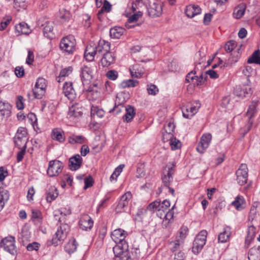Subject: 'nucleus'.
<instances>
[{
  "label": "nucleus",
  "instance_id": "09e8293b",
  "mask_svg": "<svg viewBox=\"0 0 260 260\" xmlns=\"http://www.w3.org/2000/svg\"><path fill=\"white\" fill-rule=\"evenodd\" d=\"M245 8V6L242 5H240L235 9L234 13L235 17L237 19L241 18L244 14Z\"/></svg>",
  "mask_w": 260,
  "mask_h": 260
},
{
  "label": "nucleus",
  "instance_id": "de8ad7c7",
  "mask_svg": "<svg viewBox=\"0 0 260 260\" xmlns=\"http://www.w3.org/2000/svg\"><path fill=\"white\" fill-rule=\"evenodd\" d=\"M26 0H14V7L18 11L21 9L24 10L26 8Z\"/></svg>",
  "mask_w": 260,
  "mask_h": 260
},
{
  "label": "nucleus",
  "instance_id": "473e14b6",
  "mask_svg": "<svg viewBox=\"0 0 260 260\" xmlns=\"http://www.w3.org/2000/svg\"><path fill=\"white\" fill-rule=\"evenodd\" d=\"M58 193L56 188L54 186H50L47 191L46 200L48 202H51L58 196Z\"/></svg>",
  "mask_w": 260,
  "mask_h": 260
},
{
  "label": "nucleus",
  "instance_id": "8fccbe9b",
  "mask_svg": "<svg viewBox=\"0 0 260 260\" xmlns=\"http://www.w3.org/2000/svg\"><path fill=\"white\" fill-rule=\"evenodd\" d=\"M32 91L34 98L38 99H41L45 92V90L35 87Z\"/></svg>",
  "mask_w": 260,
  "mask_h": 260
},
{
  "label": "nucleus",
  "instance_id": "79ce46f5",
  "mask_svg": "<svg viewBox=\"0 0 260 260\" xmlns=\"http://www.w3.org/2000/svg\"><path fill=\"white\" fill-rule=\"evenodd\" d=\"M248 63H256L260 64V51H255L247 60Z\"/></svg>",
  "mask_w": 260,
  "mask_h": 260
},
{
  "label": "nucleus",
  "instance_id": "13d9d810",
  "mask_svg": "<svg viewBox=\"0 0 260 260\" xmlns=\"http://www.w3.org/2000/svg\"><path fill=\"white\" fill-rule=\"evenodd\" d=\"M239 50L240 49H238L237 51H235L231 54V57L229 59L230 63H235L238 61L240 56Z\"/></svg>",
  "mask_w": 260,
  "mask_h": 260
},
{
  "label": "nucleus",
  "instance_id": "f257e3e1",
  "mask_svg": "<svg viewBox=\"0 0 260 260\" xmlns=\"http://www.w3.org/2000/svg\"><path fill=\"white\" fill-rule=\"evenodd\" d=\"M170 206V202L169 200H165L162 202L155 201L150 204L147 207V209L152 212L157 211V215L160 218H162V214L165 213Z\"/></svg>",
  "mask_w": 260,
  "mask_h": 260
},
{
  "label": "nucleus",
  "instance_id": "6ab92c4d",
  "mask_svg": "<svg viewBox=\"0 0 260 260\" xmlns=\"http://www.w3.org/2000/svg\"><path fill=\"white\" fill-rule=\"evenodd\" d=\"M257 106L256 102H252L251 105L249 107L248 110L246 113V115L248 118V123L246 125L247 128L246 133H247L251 128L253 124V120L252 118L256 112V107Z\"/></svg>",
  "mask_w": 260,
  "mask_h": 260
},
{
  "label": "nucleus",
  "instance_id": "393cba45",
  "mask_svg": "<svg viewBox=\"0 0 260 260\" xmlns=\"http://www.w3.org/2000/svg\"><path fill=\"white\" fill-rule=\"evenodd\" d=\"M12 107L6 101H0V115L5 117H8L11 113Z\"/></svg>",
  "mask_w": 260,
  "mask_h": 260
},
{
  "label": "nucleus",
  "instance_id": "cd10ccee",
  "mask_svg": "<svg viewBox=\"0 0 260 260\" xmlns=\"http://www.w3.org/2000/svg\"><path fill=\"white\" fill-rule=\"evenodd\" d=\"M131 75L133 78H139L142 76L144 73V69L140 65L136 64L133 66L130 69Z\"/></svg>",
  "mask_w": 260,
  "mask_h": 260
},
{
  "label": "nucleus",
  "instance_id": "3c124183",
  "mask_svg": "<svg viewBox=\"0 0 260 260\" xmlns=\"http://www.w3.org/2000/svg\"><path fill=\"white\" fill-rule=\"evenodd\" d=\"M142 15L143 13L142 12L138 11L129 17L128 19V22L129 23H135L139 19V18L142 17Z\"/></svg>",
  "mask_w": 260,
  "mask_h": 260
},
{
  "label": "nucleus",
  "instance_id": "2eb2a0df",
  "mask_svg": "<svg viewBox=\"0 0 260 260\" xmlns=\"http://www.w3.org/2000/svg\"><path fill=\"white\" fill-rule=\"evenodd\" d=\"M201 104L199 101L196 102V105L187 107L184 106L182 108V114L184 117L190 118L198 111L200 108Z\"/></svg>",
  "mask_w": 260,
  "mask_h": 260
},
{
  "label": "nucleus",
  "instance_id": "20e7f679",
  "mask_svg": "<svg viewBox=\"0 0 260 260\" xmlns=\"http://www.w3.org/2000/svg\"><path fill=\"white\" fill-rule=\"evenodd\" d=\"M69 231L70 226L68 224L61 223L52 239V244L56 246L63 241L67 238Z\"/></svg>",
  "mask_w": 260,
  "mask_h": 260
},
{
  "label": "nucleus",
  "instance_id": "ea45409f",
  "mask_svg": "<svg viewBox=\"0 0 260 260\" xmlns=\"http://www.w3.org/2000/svg\"><path fill=\"white\" fill-rule=\"evenodd\" d=\"M85 140L86 139L83 136L72 135L69 138V142L72 144L76 143L83 144L85 142Z\"/></svg>",
  "mask_w": 260,
  "mask_h": 260
},
{
  "label": "nucleus",
  "instance_id": "f8f14e48",
  "mask_svg": "<svg viewBox=\"0 0 260 260\" xmlns=\"http://www.w3.org/2000/svg\"><path fill=\"white\" fill-rule=\"evenodd\" d=\"M132 194L130 191H127L123 194L116 207L117 212H122L125 211V208L128 205L129 200L132 199Z\"/></svg>",
  "mask_w": 260,
  "mask_h": 260
},
{
  "label": "nucleus",
  "instance_id": "1a4fd4ad",
  "mask_svg": "<svg viewBox=\"0 0 260 260\" xmlns=\"http://www.w3.org/2000/svg\"><path fill=\"white\" fill-rule=\"evenodd\" d=\"M248 168L246 164H242L236 171L237 181L240 185H244L247 181Z\"/></svg>",
  "mask_w": 260,
  "mask_h": 260
},
{
  "label": "nucleus",
  "instance_id": "49530a36",
  "mask_svg": "<svg viewBox=\"0 0 260 260\" xmlns=\"http://www.w3.org/2000/svg\"><path fill=\"white\" fill-rule=\"evenodd\" d=\"M138 81L132 79H129L127 80L124 81L120 84V86L122 88H125L126 87H135L138 84Z\"/></svg>",
  "mask_w": 260,
  "mask_h": 260
},
{
  "label": "nucleus",
  "instance_id": "aec40b11",
  "mask_svg": "<svg viewBox=\"0 0 260 260\" xmlns=\"http://www.w3.org/2000/svg\"><path fill=\"white\" fill-rule=\"evenodd\" d=\"M62 90L63 94L69 100H73L75 98L76 93L72 82H66L63 84Z\"/></svg>",
  "mask_w": 260,
  "mask_h": 260
},
{
  "label": "nucleus",
  "instance_id": "5701e85b",
  "mask_svg": "<svg viewBox=\"0 0 260 260\" xmlns=\"http://www.w3.org/2000/svg\"><path fill=\"white\" fill-rule=\"evenodd\" d=\"M41 26L43 27L44 36L50 39H53L54 37L53 22L47 21L44 23L42 24Z\"/></svg>",
  "mask_w": 260,
  "mask_h": 260
},
{
  "label": "nucleus",
  "instance_id": "680f3d73",
  "mask_svg": "<svg viewBox=\"0 0 260 260\" xmlns=\"http://www.w3.org/2000/svg\"><path fill=\"white\" fill-rule=\"evenodd\" d=\"M93 179L91 176H89L88 177H86L84 179L85 185L84 186V189H86L92 186L93 185Z\"/></svg>",
  "mask_w": 260,
  "mask_h": 260
},
{
  "label": "nucleus",
  "instance_id": "774afa93",
  "mask_svg": "<svg viewBox=\"0 0 260 260\" xmlns=\"http://www.w3.org/2000/svg\"><path fill=\"white\" fill-rule=\"evenodd\" d=\"M72 72V67H69L68 68H65L62 69L59 74V77L60 78L64 77L66 76H69Z\"/></svg>",
  "mask_w": 260,
  "mask_h": 260
},
{
  "label": "nucleus",
  "instance_id": "e433bc0d",
  "mask_svg": "<svg viewBox=\"0 0 260 260\" xmlns=\"http://www.w3.org/2000/svg\"><path fill=\"white\" fill-rule=\"evenodd\" d=\"M77 245V243L75 239H74L71 240L64 246V249L66 252L71 254L73 253L76 250Z\"/></svg>",
  "mask_w": 260,
  "mask_h": 260
},
{
  "label": "nucleus",
  "instance_id": "052dcab7",
  "mask_svg": "<svg viewBox=\"0 0 260 260\" xmlns=\"http://www.w3.org/2000/svg\"><path fill=\"white\" fill-rule=\"evenodd\" d=\"M106 76L109 79L115 80L118 77V72L115 70H110L107 73Z\"/></svg>",
  "mask_w": 260,
  "mask_h": 260
},
{
  "label": "nucleus",
  "instance_id": "bf43d9fd",
  "mask_svg": "<svg viewBox=\"0 0 260 260\" xmlns=\"http://www.w3.org/2000/svg\"><path fill=\"white\" fill-rule=\"evenodd\" d=\"M173 138L174 135L173 133L166 132H162V140L164 143L168 141H171Z\"/></svg>",
  "mask_w": 260,
  "mask_h": 260
},
{
  "label": "nucleus",
  "instance_id": "bb28decb",
  "mask_svg": "<svg viewBox=\"0 0 260 260\" xmlns=\"http://www.w3.org/2000/svg\"><path fill=\"white\" fill-rule=\"evenodd\" d=\"M175 208V205H174L171 209L169 210L166 213H163L162 217L164 218V220L162 221V225L165 227L167 228L170 223H171L173 220L174 217V211L173 210Z\"/></svg>",
  "mask_w": 260,
  "mask_h": 260
},
{
  "label": "nucleus",
  "instance_id": "69168bd1",
  "mask_svg": "<svg viewBox=\"0 0 260 260\" xmlns=\"http://www.w3.org/2000/svg\"><path fill=\"white\" fill-rule=\"evenodd\" d=\"M40 246V244L38 242H32L28 244L26 246V249L28 251L36 250L37 251Z\"/></svg>",
  "mask_w": 260,
  "mask_h": 260
},
{
  "label": "nucleus",
  "instance_id": "f704fd0d",
  "mask_svg": "<svg viewBox=\"0 0 260 260\" xmlns=\"http://www.w3.org/2000/svg\"><path fill=\"white\" fill-rule=\"evenodd\" d=\"M184 241L182 240L176 239L175 241L170 243V249L172 252L181 250L183 247Z\"/></svg>",
  "mask_w": 260,
  "mask_h": 260
},
{
  "label": "nucleus",
  "instance_id": "338daca9",
  "mask_svg": "<svg viewBox=\"0 0 260 260\" xmlns=\"http://www.w3.org/2000/svg\"><path fill=\"white\" fill-rule=\"evenodd\" d=\"M175 126L173 123L171 122H168L167 124L165 125L164 132H169L173 133L175 129Z\"/></svg>",
  "mask_w": 260,
  "mask_h": 260
},
{
  "label": "nucleus",
  "instance_id": "2f4dec72",
  "mask_svg": "<svg viewBox=\"0 0 260 260\" xmlns=\"http://www.w3.org/2000/svg\"><path fill=\"white\" fill-rule=\"evenodd\" d=\"M125 29L121 27H114L110 30V35L112 38L119 39L124 33Z\"/></svg>",
  "mask_w": 260,
  "mask_h": 260
},
{
  "label": "nucleus",
  "instance_id": "f3484780",
  "mask_svg": "<svg viewBox=\"0 0 260 260\" xmlns=\"http://www.w3.org/2000/svg\"><path fill=\"white\" fill-rule=\"evenodd\" d=\"M110 50V44L104 40H100L98 45H96L97 57H100L102 55L109 52Z\"/></svg>",
  "mask_w": 260,
  "mask_h": 260
},
{
  "label": "nucleus",
  "instance_id": "4d7b16f0",
  "mask_svg": "<svg viewBox=\"0 0 260 260\" xmlns=\"http://www.w3.org/2000/svg\"><path fill=\"white\" fill-rule=\"evenodd\" d=\"M11 20L12 18L10 16L4 18L1 23L0 30H4L10 23Z\"/></svg>",
  "mask_w": 260,
  "mask_h": 260
},
{
  "label": "nucleus",
  "instance_id": "603ef678",
  "mask_svg": "<svg viewBox=\"0 0 260 260\" xmlns=\"http://www.w3.org/2000/svg\"><path fill=\"white\" fill-rule=\"evenodd\" d=\"M125 107H124L123 105L120 104L117 106L116 105L115 106L111 109L110 110L109 112L110 113H114L115 115H117L121 113V112L124 111Z\"/></svg>",
  "mask_w": 260,
  "mask_h": 260
},
{
  "label": "nucleus",
  "instance_id": "864d4df0",
  "mask_svg": "<svg viewBox=\"0 0 260 260\" xmlns=\"http://www.w3.org/2000/svg\"><path fill=\"white\" fill-rule=\"evenodd\" d=\"M71 16V13L69 11L64 9L60 10V18L64 21H69Z\"/></svg>",
  "mask_w": 260,
  "mask_h": 260
},
{
  "label": "nucleus",
  "instance_id": "6e6d98bb",
  "mask_svg": "<svg viewBox=\"0 0 260 260\" xmlns=\"http://www.w3.org/2000/svg\"><path fill=\"white\" fill-rule=\"evenodd\" d=\"M236 44L235 41H233V40L230 41L228 42L225 45V46H224L225 51L226 52H231L234 49V48L236 47Z\"/></svg>",
  "mask_w": 260,
  "mask_h": 260
},
{
  "label": "nucleus",
  "instance_id": "423d86ee",
  "mask_svg": "<svg viewBox=\"0 0 260 260\" xmlns=\"http://www.w3.org/2000/svg\"><path fill=\"white\" fill-rule=\"evenodd\" d=\"M15 242V238L13 237H7L1 240L0 246L12 255L15 256L17 253Z\"/></svg>",
  "mask_w": 260,
  "mask_h": 260
},
{
  "label": "nucleus",
  "instance_id": "7ed1b4c3",
  "mask_svg": "<svg viewBox=\"0 0 260 260\" xmlns=\"http://www.w3.org/2000/svg\"><path fill=\"white\" fill-rule=\"evenodd\" d=\"M76 40L72 35H69L63 37L60 42V48L61 50L72 54L75 50Z\"/></svg>",
  "mask_w": 260,
  "mask_h": 260
},
{
  "label": "nucleus",
  "instance_id": "c03bdc74",
  "mask_svg": "<svg viewBox=\"0 0 260 260\" xmlns=\"http://www.w3.org/2000/svg\"><path fill=\"white\" fill-rule=\"evenodd\" d=\"M244 204V200L243 197L238 196L236 198L234 201H233L232 204L238 210H241L244 208L243 206Z\"/></svg>",
  "mask_w": 260,
  "mask_h": 260
},
{
  "label": "nucleus",
  "instance_id": "a211bd4d",
  "mask_svg": "<svg viewBox=\"0 0 260 260\" xmlns=\"http://www.w3.org/2000/svg\"><path fill=\"white\" fill-rule=\"evenodd\" d=\"M79 224L81 229L87 231L91 230L93 226V222L91 218L86 214L81 217Z\"/></svg>",
  "mask_w": 260,
  "mask_h": 260
},
{
  "label": "nucleus",
  "instance_id": "a18cd8bd",
  "mask_svg": "<svg viewBox=\"0 0 260 260\" xmlns=\"http://www.w3.org/2000/svg\"><path fill=\"white\" fill-rule=\"evenodd\" d=\"M9 193L8 190L3 191L0 194V211L3 209L5 203L9 199Z\"/></svg>",
  "mask_w": 260,
  "mask_h": 260
},
{
  "label": "nucleus",
  "instance_id": "b1692460",
  "mask_svg": "<svg viewBox=\"0 0 260 260\" xmlns=\"http://www.w3.org/2000/svg\"><path fill=\"white\" fill-rule=\"evenodd\" d=\"M96 45L89 44L87 46L84 52V57L87 60L92 61L95 55L97 56Z\"/></svg>",
  "mask_w": 260,
  "mask_h": 260
},
{
  "label": "nucleus",
  "instance_id": "9d476101",
  "mask_svg": "<svg viewBox=\"0 0 260 260\" xmlns=\"http://www.w3.org/2000/svg\"><path fill=\"white\" fill-rule=\"evenodd\" d=\"M80 77L83 85L88 84L93 77V70L87 66H84L80 71Z\"/></svg>",
  "mask_w": 260,
  "mask_h": 260
},
{
  "label": "nucleus",
  "instance_id": "412c9836",
  "mask_svg": "<svg viewBox=\"0 0 260 260\" xmlns=\"http://www.w3.org/2000/svg\"><path fill=\"white\" fill-rule=\"evenodd\" d=\"M101 62L104 67H108L115 61V56L113 52L110 51L102 55Z\"/></svg>",
  "mask_w": 260,
  "mask_h": 260
},
{
  "label": "nucleus",
  "instance_id": "4be33fe9",
  "mask_svg": "<svg viewBox=\"0 0 260 260\" xmlns=\"http://www.w3.org/2000/svg\"><path fill=\"white\" fill-rule=\"evenodd\" d=\"M82 159L79 154L71 157L69 160V167L70 170L76 171L79 169L82 165Z\"/></svg>",
  "mask_w": 260,
  "mask_h": 260
},
{
  "label": "nucleus",
  "instance_id": "4c0bfd02",
  "mask_svg": "<svg viewBox=\"0 0 260 260\" xmlns=\"http://www.w3.org/2000/svg\"><path fill=\"white\" fill-rule=\"evenodd\" d=\"M256 233V230L253 225L249 226L247 232V236L245 240L246 244H249L251 241L254 238Z\"/></svg>",
  "mask_w": 260,
  "mask_h": 260
},
{
  "label": "nucleus",
  "instance_id": "ddd939ff",
  "mask_svg": "<svg viewBox=\"0 0 260 260\" xmlns=\"http://www.w3.org/2000/svg\"><path fill=\"white\" fill-rule=\"evenodd\" d=\"M127 235V233L121 229H117L113 231L111 237L112 240L116 244H123L126 242L125 238Z\"/></svg>",
  "mask_w": 260,
  "mask_h": 260
},
{
  "label": "nucleus",
  "instance_id": "72a5a7b5",
  "mask_svg": "<svg viewBox=\"0 0 260 260\" xmlns=\"http://www.w3.org/2000/svg\"><path fill=\"white\" fill-rule=\"evenodd\" d=\"M63 132L59 128H54L52 130L51 137L53 140L62 142L64 140V137L63 136Z\"/></svg>",
  "mask_w": 260,
  "mask_h": 260
},
{
  "label": "nucleus",
  "instance_id": "e2e57ef3",
  "mask_svg": "<svg viewBox=\"0 0 260 260\" xmlns=\"http://www.w3.org/2000/svg\"><path fill=\"white\" fill-rule=\"evenodd\" d=\"M147 89L149 94L151 95H155L158 92V89L156 86L154 84L148 85Z\"/></svg>",
  "mask_w": 260,
  "mask_h": 260
},
{
  "label": "nucleus",
  "instance_id": "c85d7f7f",
  "mask_svg": "<svg viewBox=\"0 0 260 260\" xmlns=\"http://www.w3.org/2000/svg\"><path fill=\"white\" fill-rule=\"evenodd\" d=\"M124 111H125V114L123 116V121L126 122L131 121L136 114L134 107L128 105L125 107Z\"/></svg>",
  "mask_w": 260,
  "mask_h": 260
},
{
  "label": "nucleus",
  "instance_id": "37998d69",
  "mask_svg": "<svg viewBox=\"0 0 260 260\" xmlns=\"http://www.w3.org/2000/svg\"><path fill=\"white\" fill-rule=\"evenodd\" d=\"M257 203H254L252 205L249 214V220L252 222H254L257 218V210L256 208L257 206Z\"/></svg>",
  "mask_w": 260,
  "mask_h": 260
},
{
  "label": "nucleus",
  "instance_id": "f03ea898",
  "mask_svg": "<svg viewBox=\"0 0 260 260\" xmlns=\"http://www.w3.org/2000/svg\"><path fill=\"white\" fill-rule=\"evenodd\" d=\"M28 140L27 129L22 127L18 128L14 138L15 146L17 148H26Z\"/></svg>",
  "mask_w": 260,
  "mask_h": 260
},
{
  "label": "nucleus",
  "instance_id": "0eeeda50",
  "mask_svg": "<svg viewBox=\"0 0 260 260\" xmlns=\"http://www.w3.org/2000/svg\"><path fill=\"white\" fill-rule=\"evenodd\" d=\"M128 244L126 242H124L123 244H116L113 247V251L115 256L120 258V260H128L130 256L128 255Z\"/></svg>",
  "mask_w": 260,
  "mask_h": 260
},
{
  "label": "nucleus",
  "instance_id": "a878e982",
  "mask_svg": "<svg viewBox=\"0 0 260 260\" xmlns=\"http://www.w3.org/2000/svg\"><path fill=\"white\" fill-rule=\"evenodd\" d=\"M83 113V109L81 105L79 103H75L70 107L69 115L70 116L78 117L81 116Z\"/></svg>",
  "mask_w": 260,
  "mask_h": 260
},
{
  "label": "nucleus",
  "instance_id": "58836bf2",
  "mask_svg": "<svg viewBox=\"0 0 260 260\" xmlns=\"http://www.w3.org/2000/svg\"><path fill=\"white\" fill-rule=\"evenodd\" d=\"M230 234V228L228 227L224 228V231L220 233L218 235V241L221 243L226 242L229 239Z\"/></svg>",
  "mask_w": 260,
  "mask_h": 260
},
{
  "label": "nucleus",
  "instance_id": "6e6552de",
  "mask_svg": "<svg viewBox=\"0 0 260 260\" xmlns=\"http://www.w3.org/2000/svg\"><path fill=\"white\" fill-rule=\"evenodd\" d=\"M63 169L62 163L58 160H51L49 162L47 170V174L50 177L57 176L62 172Z\"/></svg>",
  "mask_w": 260,
  "mask_h": 260
},
{
  "label": "nucleus",
  "instance_id": "7c9ffc66",
  "mask_svg": "<svg viewBox=\"0 0 260 260\" xmlns=\"http://www.w3.org/2000/svg\"><path fill=\"white\" fill-rule=\"evenodd\" d=\"M15 30L18 32V35L24 34L27 35L31 32V29L28 25L25 22H22L15 26Z\"/></svg>",
  "mask_w": 260,
  "mask_h": 260
},
{
  "label": "nucleus",
  "instance_id": "c756f323",
  "mask_svg": "<svg viewBox=\"0 0 260 260\" xmlns=\"http://www.w3.org/2000/svg\"><path fill=\"white\" fill-rule=\"evenodd\" d=\"M201 9L198 6L189 5L186 7L185 13L189 18H192L201 13Z\"/></svg>",
  "mask_w": 260,
  "mask_h": 260
},
{
  "label": "nucleus",
  "instance_id": "4468645a",
  "mask_svg": "<svg viewBox=\"0 0 260 260\" xmlns=\"http://www.w3.org/2000/svg\"><path fill=\"white\" fill-rule=\"evenodd\" d=\"M147 8L148 14L150 17L152 18L157 17L162 14V8L160 4L153 3L150 4Z\"/></svg>",
  "mask_w": 260,
  "mask_h": 260
},
{
  "label": "nucleus",
  "instance_id": "0e129e2a",
  "mask_svg": "<svg viewBox=\"0 0 260 260\" xmlns=\"http://www.w3.org/2000/svg\"><path fill=\"white\" fill-rule=\"evenodd\" d=\"M169 143L173 150H176L180 147V142L179 140H177L176 138L174 137L173 140H171Z\"/></svg>",
  "mask_w": 260,
  "mask_h": 260
},
{
  "label": "nucleus",
  "instance_id": "a19ab883",
  "mask_svg": "<svg viewBox=\"0 0 260 260\" xmlns=\"http://www.w3.org/2000/svg\"><path fill=\"white\" fill-rule=\"evenodd\" d=\"M196 72L194 71L190 72L186 76L185 81L188 83H192L194 86H197L198 76H196Z\"/></svg>",
  "mask_w": 260,
  "mask_h": 260
},
{
  "label": "nucleus",
  "instance_id": "c9c22d12",
  "mask_svg": "<svg viewBox=\"0 0 260 260\" xmlns=\"http://www.w3.org/2000/svg\"><path fill=\"white\" fill-rule=\"evenodd\" d=\"M31 218L35 224H40L42 219L41 212L36 210H32Z\"/></svg>",
  "mask_w": 260,
  "mask_h": 260
},
{
  "label": "nucleus",
  "instance_id": "39448f33",
  "mask_svg": "<svg viewBox=\"0 0 260 260\" xmlns=\"http://www.w3.org/2000/svg\"><path fill=\"white\" fill-rule=\"evenodd\" d=\"M207 232L201 231L196 236L192 247V251L195 254H198L202 249L206 242Z\"/></svg>",
  "mask_w": 260,
  "mask_h": 260
},
{
  "label": "nucleus",
  "instance_id": "5fc2aeb1",
  "mask_svg": "<svg viewBox=\"0 0 260 260\" xmlns=\"http://www.w3.org/2000/svg\"><path fill=\"white\" fill-rule=\"evenodd\" d=\"M47 86L46 80L43 78H39L35 84V87H38L40 89H46Z\"/></svg>",
  "mask_w": 260,
  "mask_h": 260
},
{
  "label": "nucleus",
  "instance_id": "9b49d317",
  "mask_svg": "<svg viewBox=\"0 0 260 260\" xmlns=\"http://www.w3.org/2000/svg\"><path fill=\"white\" fill-rule=\"evenodd\" d=\"M211 139L212 135L211 134L207 133L203 135L197 147V150L200 153H204L208 147Z\"/></svg>",
  "mask_w": 260,
  "mask_h": 260
},
{
  "label": "nucleus",
  "instance_id": "dca6fc26",
  "mask_svg": "<svg viewBox=\"0 0 260 260\" xmlns=\"http://www.w3.org/2000/svg\"><path fill=\"white\" fill-rule=\"evenodd\" d=\"M166 168H168V170L164 172V175L161 177V180L164 186L169 187L171 183L173 181V176L175 171L173 167H167Z\"/></svg>",
  "mask_w": 260,
  "mask_h": 260
}]
</instances>
